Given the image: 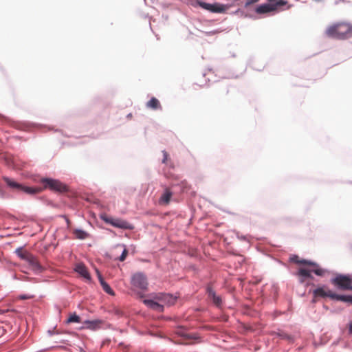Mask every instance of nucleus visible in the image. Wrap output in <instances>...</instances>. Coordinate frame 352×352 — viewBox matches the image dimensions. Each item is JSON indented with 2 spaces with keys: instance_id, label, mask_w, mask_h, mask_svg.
Wrapping results in <instances>:
<instances>
[{
  "instance_id": "a211bd4d",
  "label": "nucleus",
  "mask_w": 352,
  "mask_h": 352,
  "mask_svg": "<svg viewBox=\"0 0 352 352\" xmlns=\"http://www.w3.org/2000/svg\"><path fill=\"white\" fill-rule=\"evenodd\" d=\"M73 234L77 239L83 240L89 236V234L83 230L75 229L73 231Z\"/></svg>"
},
{
  "instance_id": "c756f323",
  "label": "nucleus",
  "mask_w": 352,
  "mask_h": 352,
  "mask_svg": "<svg viewBox=\"0 0 352 352\" xmlns=\"http://www.w3.org/2000/svg\"><path fill=\"white\" fill-rule=\"evenodd\" d=\"M349 334H352V322L349 323Z\"/></svg>"
},
{
  "instance_id": "473e14b6",
  "label": "nucleus",
  "mask_w": 352,
  "mask_h": 352,
  "mask_svg": "<svg viewBox=\"0 0 352 352\" xmlns=\"http://www.w3.org/2000/svg\"><path fill=\"white\" fill-rule=\"evenodd\" d=\"M65 219H66L67 224L69 226V224L70 223L69 220L67 218H66Z\"/></svg>"
},
{
  "instance_id": "aec40b11",
  "label": "nucleus",
  "mask_w": 352,
  "mask_h": 352,
  "mask_svg": "<svg viewBox=\"0 0 352 352\" xmlns=\"http://www.w3.org/2000/svg\"><path fill=\"white\" fill-rule=\"evenodd\" d=\"M312 270H309L305 268H300L298 271V274L305 278H311V272Z\"/></svg>"
},
{
  "instance_id": "cd10ccee",
  "label": "nucleus",
  "mask_w": 352,
  "mask_h": 352,
  "mask_svg": "<svg viewBox=\"0 0 352 352\" xmlns=\"http://www.w3.org/2000/svg\"><path fill=\"white\" fill-rule=\"evenodd\" d=\"M257 1H258V0H246L245 3V6L248 7V6H249L251 4L256 3Z\"/></svg>"
},
{
  "instance_id": "20e7f679",
  "label": "nucleus",
  "mask_w": 352,
  "mask_h": 352,
  "mask_svg": "<svg viewBox=\"0 0 352 352\" xmlns=\"http://www.w3.org/2000/svg\"><path fill=\"white\" fill-rule=\"evenodd\" d=\"M40 182L43 184V188H49L51 190L63 192L66 190V186L58 179L43 177Z\"/></svg>"
},
{
  "instance_id": "2eb2a0df",
  "label": "nucleus",
  "mask_w": 352,
  "mask_h": 352,
  "mask_svg": "<svg viewBox=\"0 0 352 352\" xmlns=\"http://www.w3.org/2000/svg\"><path fill=\"white\" fill-rule=\"evenodd\" d=\"M172 197V192L168 189H166L159 199L160 204L166 205L169 203Z\"/></svg>"
},
{
  "instance_id": "f03ea898",
  "label": "nucleus",
  "mask_w": 352,
  "mask_h": 352,
  "mask_svg": "<svg viewBox=\"0 0 352 352\" xmlns=\"http://www.w3.org/2000/svg\"><path fill=\"white\" fill-rule=\"evenodd\" d=\"M3 180L10 188L23 191L28 195H35L43 190L42 188L23 186L7 177H4Z\"/></svg>"
},
{
  "instance_id": "7ed1b4c3",
  "label": "nucleus",
  "mask_w": 352,
  "mask_h": 352,
  "mask_svg": "<svg viewBox=\"0 0 352 352\" xmlns=\"http://www.w3.org/2000/svg\"><path fill=\"white\" fill-rule=\"evenodd\" d=\"M287 1L284 0H270L269 3L258 6L256 8V12L258 14H265L275 10L286 5Z\"/></svg>"
},
{
  "instance_id": "72a5a7b5",
  "label": "nucleus",
  "mask_w": 352,
  "mask_h": 352,
  "mask_svg": "<svg viewBox=\"0 0 352 352\" xmlns=\"http://www.w3.org/2000/svg\"><path fill=\"white\" fill-rule=\"evenodd\" d=\"M48 333L52 335V332L51 331H48Z\"/></svg>"
},
{
  "instance_id": "f257e3e1",
  "label": "nucleus",
  "mask_w": 352,
  "mask_h": 352,
  "mask_svg": "<svg viewBox=\"0 0 352 352\" xmlns=\"http://www.w3.org/2000/svg\"><path fill=\"white\" fill-rule=\"evenodd\" d=\"M326 34L333 38L346 39L352 36V25L349 23H340L328 28Z\"/></svg>"
},
{
  "instance_id": "a878e982",
  "label": "nucleus",
  "mask_w": 352,
  "mask_h": 352,
  "mask_svg": "<svg viewBox=\"0 0 352 352\" xmlns=\"http://www.w3.org/2000/svg\"><path fill=\"white\" fill-rule=\"evenodd\" d=\"M153 309L156 310L157 311H163L164 306L156 302L153 307Z\"/></svg>"
},
{
  "instance_id": "39448f33",
  "label": "nucleus",
  "mask_w": 352,
  "mask_h": 352,
  "mask_svg": "<svg viewBox=\"0 0 352 352\" xmlns=\"http://www.w3.org/2000/svg\"><path fill=\"white\" fill-rule=\"evenodd\" d=\"M331 283L340 289L352 290L351 279L349 276L340 274L332 278Z\"/></svg>"
},
{
  "instance_id": "423d86ee",
  "label": "nucleus",
  "mask_w": 352,
  "mask_h": 352,
  "mask_svg": "<svg viewBox=\"0 0 352 352\" xmlns=\"http://www.w3.org/2000/svg\"><path fill=\"white\" fill-rule=\"evenodd\" d=\"M198 4L202 8L213 13H224L229 8V6L219 3H208L204 1H198Z\"/></svg>"
},
{
  "instance_id": "7c9ffc66",
  "label": "nucleus",
  "mask_w": 352,
  "mask_h": 352,
  "mask_svg": "<svg viewBox=\"0 0 352 352\" xmlns=\"http://www.w3.org/2000/svg\"><path fill=\"white\" fill-rule=\"evenodd\" d=\"M177 333H178L179 335H180L181 336H186V335L184 333H183L182 332H181L179 330H178L177 331Z\"/></svg>"
},
{
  "instance_id": "f3484780",
  "label": "nucleus",
  "mask_w": 352,
  "mask_h": 352,
  "mask_svg": "<svg viewBox=\"0 0 352 352\" xmlns=\"http://www.w3.org/2000/svg\"><path fill=\"white\" fill-rule=\"evenodd\" d=\"M146 107L152 109H161L162 106L159 100L156 98H151V99L146 103Z\"/></svg>"
},
{
  "instance_id": "c85d7f7f",
  "label": "nucleus",
  "mask_w": 352,
  "mask_h": 352,
  "mask_svg": "<svg viewBox=\"0 0 352 352\" xmlns=\"http://www.w3.org/2000/svg\"><path fill=\"white\" fill-rule=\"evenodd\" d=\"M163 156H164V157L162 160V163H165L168 158V153H166V151H163Z\"/></svg>"
},
{
  "instance_id": "6ab92c4d",
  "label": "nucleus",
  "mask_w": 352,
  "mask_h": 352,
  "mask_svg": "<svg viewBox=\"0 0 352 352\" xmlns=\"http://www.w3.org/2000/svg\"><path fill=\"white\" fill-rule=\"evenodd\" d=\"M160 298L166 302L169 305L174 304L176 301V298L168 294H161Z\"/></svg>"
},
{
  "instance_id": "4468645a",
  "label": "nucleus",
  "mask_w": 352,
  "mask_h": 352,
  "mask_svg": "<svg viewBox=\"0 0 352 352\" xmlns=\"http://www.w3.org/2000/svg\"><path fill=\"white\" fill-rule=\"evenodd\" d=\"M96 273L98 275L99 282H100L103 290L107 294L111 295V296H114L115 293H114L113 290L111 288V287L109 285V284L104 281L103 277L102 276L101 274L100 273V272L98 270H96Z\"/></svg>"
},
{
  "instance_id": "9b49d317",
  "label": "nucleus",
  "mask_w": 352,
  "mask_h": 352,
  "mask_svg": "<svg viewBox=\"0 0 352 352\" xmlns=\"http://www.w3.org/2000/svg\"><path fill=\"white\" fill-rule=\"evenodd\" d=\"M206 292L208 298L212 301L214 305L217 307H220L222 305V300L221 296H217L215 292L209 285L206 287Z\"/></svg>"
},
{
  "instance_id": "0eeeda50",
  "label": "nucleus",
  "mask_w": 352,
  "mask_h": 352,
  "mask_svg": "<svg viewBox=\"0 0 352 352\" xmlns=\"http://www.w3.org/2000/svg\"><path fill=\"white\" fill-rule=\"evenodd\" d=\"M131 283L133 287L142 290H146L148 286L147 278L142 272L134 274L131 276Z\"/></svg>"
},
{
  "instance_id": "ddd939ff",
  "label": "nucleus",
  "mask_w": 352,
  "mask_h": 352,
  "mask_svg": "<svg viewBox=\"0 0 352 352\" xmlns=\"http://www.w3.org/2000/svg\"><path fill=\"white\" fill-rule=\"evenodd\" d=\"M333 294V292L328 289L325 285L322 287H319L314 290V295L315 296L320 297H329L331 299V295Z\"/></svg>"
},
{
  "instance_id": "6e6552de",
  "label": "nucleus",
  "mask_w": 352,
  "mask_h": 352,
  "mask_svg": "<svg viewBox=\"0 0 352 352\" xmlns=\"http://www.w3.org/2000/svg\"><path fill=\"white\" fill-rule=\"evenodd\" d=\"M102 219L106 222L111 226L122 228V229H129L132 230L133 228V226H131L129 222L124 220H121L118 219H113V218H108V217H102Z\"/></svg>"
},
{
  "instance_id": "4be33fe9",
  "label": "nucleus",
  "mask_w": 352,
  "mask_h": 352,
  "mask_svg": "<svg viewBox=\"0 0 352 352\" xmlns=\"http://www.w3.org/2000/svg\"><path fill=\"white\" fill-rule=\"evenodd\" d=\"M116 248H123V250L122 251L120 256L119 258H118L117 259H118L120 261H124L126 257L127 254H128L126 246L122 244V245H118L116 246Z\"/></svg>"
},
{
  "instance_id": "2f4dec72",
  "label": "nucleus",
  "mask_w": 352,
  "mask_h": 352,
  "mask_svg": "<svg viewBox=\"0 0 352 352\" xmlns=\"http://www.w3.org/2000/svg\"><path fill=\"white\" fill-rule=\"evenodd\" d=\"M217 32H219L218 31H212V32H208L207 34H215Z\"/></svg>"
},
{
  "instance_id": "dca6fc26",
  "label": "nucleus",
  "mask_w": 352,
  "mask_h": 352,
  "mask_svg": "<svg viewBox=\"0 0 352 352\" xmlns=\"http://www.w3.org/2000/svg\"><path fill=\"white\" fill-rule=\"evenodd\" d=\"M102 321L100 320H87L84 322L86 325V328L91 330H96L100 327Z\"/></svg>"
},
{
  "instance_id": "393cba45",
  "label": "nucleus",
  "mask_w": 352,
  "mask_h": 352,
  "mask_svg": "<svg viewBox=\"0 0 352 352\" xmlns=\"http://www.w3.org/2000/svg\"><path fill=\"white\" fill-rule=\"evenodd\" d=\"M143 302L146 305L148 306V307L153 309L154 305L155 304V301H154L153 300H151V299H145L143 300Z\"/></svg>"
},
{
  "instance_id": "1a4fd4ad",
  "label": "nucleus",
  "mask_w": 352,
  "mask_h": 352,
  "mask_svg": "<svg viewBox=\"0 0 352 352\" xmlns=\"http://www.w3.org/2000/svg\"><path fill=\"white\" fill-rule=\"evenodd\" d=\"M25 261L28 263L30 268L36 274L41 273L43 271V267L39 263L36 257L32 254H30Z\"/></svg>"
},
{
  "instance_id": "bb28decb",
  "label": "nucleus",
  "mask_w": 352,
  "mask_h": 352,
  "mask_svg": "<svg viewBox=\"0 0 352 352\" xmlns=\"http://www.w3.org/2000/svg\"><path fill=\"white\" fill-rule=\"evenodd\" d=\"M34 296L28 295V294H22L19 296V298L21 300H26V299H30L32 298Z\"/></svg>"
},
{
  "instance_id": "412c9836",
  "label": "nucleus",
  "mask_w": 352,
  "mask_h": 352,
  "mask_svg": "<svg viewBox=\"0 0 352 352\" xmlns=\"http://www.w3.org/2000/svg\"><path fill=\"white\" fill-rule=\"evenodd\" d=\"M15 253L16 255L22 260L25 261L28 256L30 254L28 252H23L22 251V248H19L15 250Z\"/></svg>"
},
{
  "instance_id": "f8f14e48",
  "label": "nucleus",
  "mask_w": 352,
  "mask_h": 352,
  "mask_svg": "<svg viewBox=\"0 0 352 352\" xmlns=\"http://www.w3.org/2000/svg\"><path fill=\"white\" fill-rule=\"evenodd\" d=\"M75 272L79 274L82 277L85 278L87 281L91 280V277L89 273L86 266L82 263H78L76 265L74 268Z\"/></svg>"
},
{
  "instance_id": "5701e85b",
  "label": "nucleus",
  "mask_w": 352,
  "mask_h": 352,
  "mask_svg": "<svg viewBox=\"0 0 352 352\" xmlns=\"http://www.w3.org/2000/svg\"><path fill=\"white\" fill-rule=\"evenodd\" d=\"M80 322V318L76 315V314H72L67 319V323H71V322Z\"/></svg>"
},
{
  "instance_id": "9d476101",
  "label": "nucleus",
  "mask_w": 352,
  "mask_h": 352,
  "mask_svg": "<svg viewBox=\"0 0 352 352\" xmlns=\"http://www.w3.org/2000/svg\"><path fill=\"white\" fill-rule=\"evenodd\" d=\"M295 257H296V258H298L297 256H295ZM294 261L297 263L305 264V265H309L315 267V268L314 270H312V272H314L317 276H323L324 274V270L320 268L316 263H315L312 261H307L305 259H302V260L296 259Z\"/></svg>"
},
{
  "instance_id": "b1692460",
  "label": "nucleus",
  "mask_w": 352,
  "mask_h": 352,
  "mask_svg": "<svg viewBox=\"0 0 352 352\" xmlns=\"http://www.w3.org/2000/svg\"><path fill=\"white\" fill-rule=\"evenodd\" d=\"M143 302L146 305L148 306V307L153 309L154 305L155 304V301H154L153 300H151V299H145L143 300Z\"/></svg>"
}]
</instances>
